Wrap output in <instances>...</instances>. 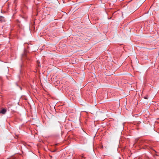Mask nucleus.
Wrapping results in <instances>:
<instances>
[{
  "mask_svg": "<svg viewBox=\"0 0 159 159\" xmlns=\"http://www.w3.org/2000/svg\"><path fill=\"white\" fill-rule=\"evenodd\" d=\"M40 64V63L39 61H37V65L38 66H39Z\"/></svg>",
  "mask_w": 159,
  "mask_h": 159,
  "instance_id": "6",
  "label": "nucleus"
},
{
  "mask_svg": "<svg viewBox=\"0 0 159 159\" xmlns=\"http://www.w3.org/2000/svg\"><path fill=\"white\" fill-rule=\"evenodd\" d=\"M55 151H56V150H54L53 151H52L51 152H55Z\"/></svg>",
  "mask_w": 159,
  "mask_h": 159,
  "instance_id": "8",
  "label": "nucleus"
},
{
  "mask_svg": "<svg viewBox=\"0 0 159 159\" xmlns=\"http://www.w3.org/2000/svg\"><path fill=\"white\" fill-rule=\"evenodd\" d=\"M7 111V110L4 109H2L0 111V114H5Z\"/></svg>",
  "mask_w": 159,
  "mask_h": 159,
  "instance_id": "2",
  "label": "nucleus"
},
{
  "mask_svg": "<svg viewBox=\"0 0 159 159\" xmlns=\"http://www.w3.org/2000/svg\"><path fill=\"white\" fill-rule=\"evenodd\" d=\"M80 159H85V157H84L83 155H81L80 156Z\"/></svg>",
  "mask_w": 159,
  "mask_h": 159,
  "instance_id": "4",
  "label": "nucleus"
},
{
  "mask_svg": "<svg viewBox=\"0 0 159 159\" xmlns=\"http://www.w3.org/2000/svg\"><path fill=\"white\" fill-rule=\"evenodd\" d=\"M106 73V74H105L106 75H108V76H109V75H112V73Z\"/></svg>",
  "mask_w": 159,
  "mask_h": 159,
  "instance_id": "5",
  "label": "nucleus"
},
{
  "mask_svg": "<svg viewBox=\"0 0 159 159\" xmlns=\"http://www.w3.org/2000/svg\"><path fill=\"white\" fill-rule=\"evenodd\" d=\"M5 21L4 17L2 16H0V22H3Z\"/></svg>",
  "mask_w": 159,
  "mask_h": 159,
  "instance_id": "3",
  "label": "nucleus"
},
{
  "mask_svg": "<svg viewBox=\"0 0 159 159\" xmlns=\"http://www.w3.org/2000/svg\"><path fill=\"white\" fill-rule=\"evenodd\" d=\"M144 98L145 99H148V98L147 97H144Z\"/></svg>",
  "mask_w": 159,
  "mask_h": 159,
  "instance_id": "7",
  "label": "nucleus"
},
{
  "mask_svg": "<svg viewBox=\"0 0 159 159\" xmlns=\"http://www.w3.org/2000/svg\"><path fill=\"white\" fill-rule=\"evenodd\" d=\"M138 140V139H135V141L137 142Z\"/></svg>",
  "mask_w": 159,
  "mask_h": 159,
  "instance_id": "9",
  "label": "nucleus"
},
{
  "mask_svg": "<svg viewBox=\"0 0 159 159\" xmlns=\"http://www.w3.org/2000/svg\"><path fill=\"white\" fill-rule=\"evenodd\" d=\"M137 8V7H136V4L135 3L131 5L130 7V9L132 11H135Z\"/></svg>",
  "mask_w": 159,
  "mask_h": 159,
  "instance_id": "1",
  "label": "nucleus"
}]
</instances>
